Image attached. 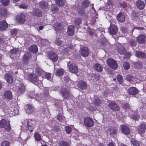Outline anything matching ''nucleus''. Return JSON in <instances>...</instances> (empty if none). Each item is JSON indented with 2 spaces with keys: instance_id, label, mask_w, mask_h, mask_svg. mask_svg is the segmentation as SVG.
<instances>
[{
  "instance_id": "f257e3e1",
  "label": "nucleus",
  "mask_w": 146,
  "mask_h": 146,
  "mask_svg": "<svg viewBox=\"0 0 146 146\" xmlns=\"http://www.w3.org/2000/svg\"><path fill=\"white\" fill-rule=\"evenodd\" d=\"M84 123L85 125L88 127H91L94 125V122L92 119L88 117H86L84 119Z\"/></svg>"
},
{
  "instance_id": "f03ea898",
  "label": "nucleus",
  "mask_w": 146,
  "mask_h": 146,
  "mask_svg": "<svg viewBox=\"0 0 146 146\" xmlns=\"http://www.w3.org/2000/svg\"><path fill=\"white\" fill-rule=\"evenodd\" d=\"M107 64L113 69H115L117 68V64L116 62L111 58H109L107 61Z\"/></svg>"
},
{
  "instance_id": "7ed1b4c3",
  "label": "nucleus",
  "mask_w": 146,
  "mask_h": 146,
  "mask_svg": "<svg viewBox=\"0 0 146 146\" xmlns=\"http://www.w3.org/2000/svg\"><path fill=\"white\" fill-rule=\"evenodd\" d=\"M117 51L121 54H124L125 58H129V56L131 55L130 54L127 53L123 47L120 45H119L118 47L117 48Z\"/></svg>"
},
{
  "instance_id": "20e7f679",
  "label": "nucleus",
  "mask_w": 146,
  "mask_h": 146,
  "mask_svg": "<svg viewBox=\"0 0 146 146\" xmlns=\"http://www.w3.org/2000/svg\"><path fill=\"white\" fill-rule=\"evenodd\" d=\"M0 127H5V130L7 131H9L11 129L9 124H7V122L5 119H3L0 121Z\"/></svg>"
},
{
  "instance_id": "39448f33",
  "label": "nucleus",
  "mask_w": 146,
  "mask_h": 146,
  "mask_svg": "<svg viewBox=\"0 0 146 146\" xmlns=\"http://www.w3.org/2000/svg\"><path fill=\"white\" fill-rule=\"evenodd\" d=\"M69 68L70 71L71 72L76 74L78 72V68L74 64H71L69 66Z\"/></svg>"
},
{
  "instance_id": "423d86ee",
  "label": "nucleus",
  "mask_w": 146,
  "mask_h": 146,
  "mask_svg": "<svg viewBox=\"0 0 146 146\" xmlns=\"http://www.w3.org/2000/svg\"><path fill=\"white\" fill-rule=\"evenodd\" d=\"M64 73L63 70L61 68H56L54 67V74L56 76H60L63 75Z\"/></svg>"
},
{
  "instance_id": "0eeeda50",
  "label": "nucleus",
  "mask_w": 146,
  "mask_h": 146,
  "mask_svg": "<svg viewBox=\"0 0 146 146\" xmlns=\"http://www.w3.org/2000/svg\"><path fill=\"white\" fill-rule=\"evenodd\" d=\"M121 130L122 133L126 135L130 133L129 129L126 126L123 125L121 126Z\"/></svg>"
},
{
  "instance_id": "6e6552de",
  "label": "nucleus",
  "mask_w": 146,
  "mask_h": 146,
  "mask_svg": "<svg viewBox=\"0 0 146 146\" xmlns=\"http://www.w3.org/2000/svg\"><path fill=\"white\" fill-rule=\"evenodd\" d=\"M17 20L21 23H24L25 22V17L24 14H19L16 17Z\"/></svg>"
},
{
  "instance_id": "1a4fd4ad",
  "label": "nucleus",
  "mask_w": 146,
  "mask_h": 146,
  "mask_svg": "<svg viewBox=\"0 0 146 146\" xmlns=\"http://www.w3.org/2000/svg\"><path fill=\"white\" fill-rule=\"evenodd\" d=\"M117 130L115 127H111L109 128L107 130V132L111 136H113L116 134L117 132Z\"/></svg>"
},
{
  "instance_id": "9d476101",
  "label": "nucleus",
  "mask_w": 146,
  "mask_h": 146,
  "mask_svg": "<svg viewBox=\"0 0 146 146\" xmlns=\"http://www.w3.org/2000/svg\"><path fill=\"white\" fill-rule=\"evenodd\" d=\"M110 34L114 35L117 33V28L115 25H112L110 26Z\"/></svg>"
},
{
  "instance_id": "9b49d317",
  "label": "nucleus",
  "mask_w": 146,
  "mask_h": 146,
  "mask_svg": "<svg viewBox=\"0 0 146 146\" xmlns=\"http://www.w3.org/2000/svg\"><path fill=\"white\" fill-rule=\"evenodd\" d=\"M146 40V37L143 35H140L137 38L138 42L140 44L144 43Z\"/></svg>"
},
{
  "instance_id": "f8f14e48",
  "label": "nucleus",
  "mask_w": 146,
  "mask_h": 146,
  "mask_svg": "<svg viewBox=\"0 0 146 146\" xmlns=\"http://www.w3.org/2000/svg\"><path fill=\"white\" fill-rule=\"evenodd\" d=\"M5 78L7 82L9 84H11L13 82V80L11 75L7 73L5 74Z\"/></svg>"
},
{
  "instance_id": "ddd939ff",
  "label": "nucleus",
  "mask_w": 146,
  "mask_h": 146,
  "mask_svg": "<svg viewBox=\"0 0 146 146\" xmlns=\"http://www.w3.org/2000/svg\"><path fill=\"white\" fill-rule=\"evenodd\" d=\"M117 19L119 22L121 23L124 22L125 20L124 14L122 13H119L117 15Z\"/></svg>"
},
{
  "instance_id": "4468645a",
  "label": "nucleus",
  "mask_w": 146,
  "mask_h": 146,
  "mask_svg": "<svg viewBox=\"0 0 146 146\" xmlns=\"http://www.w3.org/2000/svg\"><path fill=\"white\" fill-rule=\"evenodd\" d=\"M3 96L6 99H11L12 97L11 92L9 90H6L4 93Z\"/></svg>"
},
{
  "instance_id": "2eb2a0df",
  "label": "nucleus",
  "mask_w": 146,
  "mask_h": 146,
  "mask_svg": "<svg viewBox=\"0 0 146 146\" xmlns=\"http://www.w3.org/2000/svg\"><path fill=\"white\" fill-rule=\"evenodd\" d=\"M8 26V24L5 21L0 22V30L3 31L6 29Z\"/></svg>"
},
{
  "instance_id": "dca6fc26",
  "label": "nucleus",
  "mask_w": 146,
  "mask_h": 146,
  "mask_svg": "<svg viewBox=\"0 0 146 146\" xmlns=\"http://www.w3.org/2000/svg\"><path fill=\"white\" fill-rule=\"evenodd\" d=\"M109 106L112 110L115 111H119V108L113 102H110L109 103Z\"/></svg>"
},
{
  "instance_id": "f3484780",
  "label": "nucleus",
  "mask_w": 146,
  "mask_h": 146,
  "mask_svg": "<svg viewBox=\"0 0 146 146\" xmlns=\"http://www.w3.org/2000/svg\"><path fill=\"white\" fill-rule=\"evenodd\" d=\"M129 92L130 94L134 95L136 94L138 92V91L135 87H131L128 89Z\"/></svg>"
},
{
  "instance_id": "a211bd4d",
  "label": "nucleus",
  "mask_w": 146,
  "mask_h": 146,
  "mask_svg": "<svg viewBox=\"0 0 146 146\" xmlns=\"http://www.w3.org/2000/svg\"><path fill=\"white\" fill-rule=\"evenodd\" d=\"M145 129L146 127L145 124H142L141 125L138 129V133L140 134H143L145 132Z\"/></svg>"
},
{
  "instance_id": "6ab92c4d",
  "label": "nucleus",
  "mask_w": 146,
  "mask_h": 146,
  "mask_svg": "<svg viewBox=\"0 0 146 146\" xmlns=\"http://www.w3.org/2000/svg\"><path fill=\"white\" fill-rule=\"evenodd\" d=\"M81 53L84 57H87L89 54V51L86 47H84L82 49Z\"/></svg>"
},
{
  "instance_id": "aec40b11",
  "label": "nucleus",
  "mask_w": 146,
  "mask_h": 146,
  "mask_svg": "<svg viewBox=\"0 0 146 146\" xmlns=\"http://www.w3.org/2000/svg\"><path fill=\"white\" fill-rule=\"evenodd\" d=\"M74 27L73 25H70L68 27L67 33L70 36H72L74 33Z\"/></svg>"
},
{
  "instance_id": "412c9836",
  "label": "nucleus",
  "mask_w": 146,
  "mask_h": 146,
  "mask_svg": "<svg viewBox=\"0 0 146 146\" xmlns=\"http://www.w3.org/2000/svg\"><path fill=\"white\" fill-rule=\"evenodd\" d=\"M136 5L138 8L141 9L144 8L145 4L143 1L139 0L136 2Z\"/></svg>"
},
{
  "instance_id": "4be33fe9",
  "label": "nucleus",
  "mask_w": 146,
  "mask_h": 146,
  "mask_svg": "<svg viewBox=\"0 0 146 146\" xmlns=\"http://www.w3.org/2000/svg\"><path fill=\"white\" fill-rule=\"evenodd\" d=\"M61 93L64 98L67 99L69 98L70 94L68 90L64 89L62 90Z\"/></svg>"
},
{
  "instance_id": "5701e85b",
  "label": "nucleus",
  "mask_w": 146,
  "mask_h": 146,
  "mask_svg": "<svg viewBox=\"0 0 146 146\" xmlns=\"http://www.w3.org/2000/svg\"><path fill=\"white\" fill-rule=\"evenodd\" d=\"M78 86L80 89H85L86 87V83L82 80L78 82Z\"/></svg>"
},
{
  "instance_id": "b1692460",
  "label": "nucleus",
  "mask_w": 146,
  "mask_h": 146,
  "mask_svg": "<svg viewBox=\"0 0 146 146\" xmlns=\"http://www.w3.org/2000/svg\"><path fill=\"white\" fill-rule=\"evenodd\" d=\"M33 15L37 17H40L42 16L41 12L37 9H35L33 12Z\"/></svg>"
},
{
  "instance_id": "393cba45",
  "label": "nucleus",
  "mask_w": 146,
  "mask_h": 146,
  "mask_svg": "<svg viewBox=\"0 0 146 146\" xmlns=\"http://www.w3.org/2000/svg\"><path fill=\"white\" fill-rule=\"evenodd\" d=\"M54 27L55 30L59 32L61 31V30L62 29V27L58 23H56L54 24Z\"/></svg>"
},
{
  "instance_id": "a878e982",
  "label": "nucleus",
  "mask_w": 146,
  "mask_h": 146,
  "mask_svg": "<svg viewBox=\"0 0 146 146\" xmlns=\"http://www.w3.org/2000/svg\"><path fill=\"white\" fill-rule=\"evenodd\" d=\"M18 88L19 92L20 93H23L25 90V86L23 84H18Z\"/></svg>"
},
{
  "instance_id": "bb28decb",
  "label": "nucleus",
  "mask_w": 146,
  "mask_h": 146,
  "mask_svg": "<svg viewBox=\"0 0 146 146\" xmlns=\"http://www.w3.org/2000/svg\"><path fill=\"white\" fill-rule=\"evenodd\" d=\"M29 50L34 53H36L38 51L37 46L35 45H33L31 46L29 48Z\"/></svg>"
},
{
  "instance_id": "cd10ccee",
  "label": "nucleus",
  "mask_w": 146,
  "mask_h": 146,
  "mask_svg": "<svg viewBox=\"0 0 146 146\" xmlns=\"http://www.w3.org/2000/svg\"><path fill=\"white\" fill-rule=\"evenodd\" d=\"M31 57L30 54L29 53H27L25 54L23 60L26 64H27L28 60L30 59Z\"/></svg>"
},
{
  "instance_id": "c85d7f7f",
  "label": "nucleus",
  "mask_w": 146,
  "mask_h": 146,
  "mask_svg": "<svg viewBox=\"0 0 146 146\" xmlns=\"http://www.w3.org/2000/svg\"><path fill=\"white\" fill-rule=\"evenodd\" d=\"M135 56L137 57H142L145 58L146 57V55L144 53H142L139 51H136Z\"/></svg>"
},
{
  "instance_id": "c756f323",
  "label": "nucleus",
  "mask_w": 146,
  "mask_h": 146,
  "mask_svg": "<svg viewBox=\"0 0 146 146\" xmlns=\"http://www.w3.org/2000/svg\"><path fill=\"white\" fill-rule=\"evenodd\" d=\"M50 57L51 60L55 62L58 59L57 54L53 52L51 53L50 54Z\"/></svg>"
},
{
  "instance_id": "7c9ffc66",
  "label": "nucleus",
  "mask_w": 146,
  "mask_h": 146,
  "mask_svg": "<svg viewBox=\"0 0 146 146\" xmlns=\"http://www.w3.org/2000/svg\"><path fill=\"white\" fill-rule=\"evenodd\" d=\"M95 69L98 71L101 72L102 70V68L100 65L96 64L94 66Z\"/></svg>"
},
{
  "instance_id": "2f4dec72",
  "label": "nucleus",
  "mask_w": 146,
  "mask_h": 146,
  "mask_svg": "<svg viewBox=\"0 0 146 146\" xmlns=\"http://www.w3.org/2000/svg\"><path fill=\"white\" fill-rule=\"evenodd\" d=\"M39 4L40 6L41 7L44 9H46L47 8L48 4L44 1H41Z\"/></svg>"
},
{
  "instance_id": "473e14b6",
  "label": "nucleus",
  "mask_w": 146,
  "mask_h": 146,
  "mask_svg": "<svg viewBox=\"0 0 146 146\" xmlns=\"http://www.w3.org/2000/svg\"><path fill=\"white\" fill-rule=\"evenodd\" d=\"M55 1L59 6H62L65 4V2L62 0H55Z\"/></svg>"
},
{
  "instance_id": "72a5a7b5",
  "label": "nucleus",
  "mask_w": 146,
  "mask_h": 146,
  "mask_svg": "<svg viewBox=\"0 0 146 146\" xmlns=\"http://www.w3.org/2000/svg\"><path fill=\"white\" fill-rule=\"evenodd\" d=\"M34 136L35 139L37 141H40L41 139L40 135L37 132L34 133Z\"/></svg>"
},
{
  "instance_id": "f704fd0d",
  "label": "nucleus",
  "mask_w": 146,
  "mask_h": 146,
  "mask_svg": "<svg viewBox=\"0 0 146 146\" xmlns=\"http://www.w3.org/2000/svg\"><path fill=\"white\" fill-rule=\"evenodd\" d=\"M131 142L133 146H139V142L133 139H131Z\"/></svg>"
},
{
  "instance_id": "c9c22d12",
  "label": "nucleus",
  "mask_w": 146,
  "mask_h": 146,
  "mask_svg": "<svg viewBox=\"0 0 146 146\" xmlns=\"http://www.w3.org/2000/svg\"><path fill=\"white\" fill-rule=\"evenodd\" d=\"M34 108L30 105H28L27 111L30 113L32 112L34 110Z\"/></svg>"
},
{
  "instance_id": "e433bc0d",
  "label": "nucleus",
  "mask_w": 146,
  "mask_h": 146,
  "mask_svg": "<svg viewBox=\"0 0 146 146\" xmlns=\"http://www.w3.org/2000/svg\"><path fill=\"white\" fill-rule=\"evenodd\" d=\"M9 0H1L2 4L4 5H7L9 3Z\"/></svg>"
},
{
  "instance_id": "4c0bfd02",
  "label": "nucleus",
  "mask_w": 146,
  "mask_h": 146,
  "mask_svg": "<svg viewBox=\"0 0 146 146\" xmlns=\"http://www.w3.org/2000/svg\"><path fill=\"white\" fill-rule=\"evenodd\" d=\"M123 67L125 70H127L129 68L130 65L128 63L125 62L123 64Z\"/></svg>"
},
{
  "instance_id": "58836bf2",
  "label": "nucleus",
  "mask_w": 146,
  "mask_h": 146,
  "mask_svg": "<svg viewBox=\"0 0 146 146\" xmlns=\"http://www.w3.org/2000/svg\"><path fill=\"white\" fill-rule=\"evenodd\" d=\"M65 130L67 133L70 134L71 132L72 129L70 127L66 126L65 127Z\"/></svg>"
},
{
  "instance_id": "ea45409f",
  "label": "nucleus",
  "mask_w": 146,
  "mask_h": 146,
  "mask_svg": "<svg viewBox=\"0 0 146 146\" xmlns=\"http://www.w3.org/2000/svg\"><path fill=\"white\" fill-rule=\"evenodd\" d=\"M81 23V21L80 18H77L75 19L74 23L76 25H79Z\"/></svg>"
},
{
  "instance_id": "a19ab883",
  "label": "nucleus",
  "mask_w": 146,
  "mask_h": 146,
  "mask_svg": "<svg viewBox=\"0 0 146 146\" xmlns=\"http://www.w3.org/2000/svg\"><path fill=\"white\" fill-rule=\"evenodd\" d=\"M117 80L119 83H121L123 80L122 76L120 75H118L117 76Z\"/></svg>"
},
{
  "instance_id": "79ce46f5",
  "label": "nucleus",
  "mask_w": 146,
  "mask_h": 146,
  "mask_svg": "<svg viewBox=\"0 0 146 146\" xmlns=\"http://www.w3.org/2000/svg\"><path fill=\"white\" fill-rule=\"evenodd\" d=\"M59 144L60 146H68V143L64 141H60Z\"/></svg>"
},
{
  "instance_id": "37998d69",
  "label": "nucleus",
  "mask_w": 146,
  "mask_h": 146,
  "mask_svg": "<svg viewBox=\"0 0 146 146\" xmlns=\"http://www.w3.org/2000/svg\"><path fill=\"white\" fill-rule=\"evenodd\" d=\"M100 103V100L98 98L95 99L93 102V104L96 106L99 105Z\"/></svg>"
},
{
  "instance_id": "c03bdc74",
  "label": "nucleus",
  "mask_w": 146,
  "mask_h": 146,
  "mask_svg": "<svg viewBox=\"0 0 146 146\" xmlns=\"http://www.w3.org/2000/svg\"><path fill=\"white\" fill-rule=\"evenodd\" d=\"M31 80L35 82L37 81L38 78L36 75L35 74L32 75V76L31 77Z\"/></svg>"
},
{
  "instance_id": "a18cd8bd",
  "label": "nucleus",
  "mask_w": 146,
  "mask_h": 146,
  "mask_svg": "<svg viewBox=\"0 0 146 146\" xmlns=\"http://www.w3.org/2000/svg\"><path fill=\"white\" fill-rule=\"evenodd\" d=\"M10 143L7 141H4L2 143L1 146H9Z\"/></svg>"
},
{
  "instance_id": "49530a36",
  "label": "nucleus",
  "mask_w": 146,
  "mask_h": 146,
  "mask_svg": "<svg viewBox=\"0 0 146 146\" xmlns=\"http://www.w3.org/2000/svg\"><path fill=\"white\" fill-rule=\"evenodd\" d=\"M60 49L64 53H66L68 51V49L66 48L65 47H64L63 46H61L60 47Z\"/></svg>"
},
{
  "instance_id": "de8ad7c7",
  "label": "nucleus",
  "mask_w": 146,
  "mask_h": 146,
  "mask_svg": "<svg viewBox=\"0 0 146 146\" xmlns=\"http://www.w3.org/2000/svg\"><path fill=\"white\" fill-rule=\"evenodd\" d=\"M64 118V116L61 114H59L58 115L57 117V119L60 121H62Z\"/></svg>"
},
{
  "instance_id": "09e8293b",
  "label": "nucleus",
  "mask_w": 146,
  "mask_h": 146,
  "mask_svg": "<svg viewBox=\"0 0 146 146\" xmlns=\"http://www.w3.org/2000/svg\"><path fill=\"white\" fill-rule=\"evenodd\" d=\"M131 117L135 120H137L139 118V116L138 115L135 114L132 115Z\"/></svg>"
},
{
  "instance_id": "8fccbe9b",
  "label": "nucleus",
  "mask_w": 146,
  "mask_h": 146,
  "mask_svg": "<svg viewBox=\"0 0 146 146\" xmlns=\"http://www.w3.org/2000/svg\"><path fill=\"white\" fill-rule=\"evenodd\" d=\"M126 79L129 82L133 81V79H134V78L132 77L130 75H128L127 76Z\"/></svg>"
},
{
  "instance_id": "3c124183",
  "label": "nucleus",
  "mask_w": 146,
  "mask_h": 146,
  "mask_svg": "<svg viewBox=\"0 0 146 146\" xmlns=\"http://www.w3.org/2000/svg\"><path fill=\"white\" fill-rule=\"evenodd\" d=\"M62 43V42L59 38H57L55 41L56 44L58 45H60Z\"/></svg>"
},
{
  "instance_id": "603ef678",
  "label": "nucleus",
  "mask_w": 146,
  "mask_h": 146,
  "mask_svg": "<svg viewBox=\"0 0 146 146\" xmlns=\"http://www.w3.org/2000/svg\"><path fill=\"white\" fill-rule=\"evenodd\" d=\"M10 32L13 35H15L17 33V31L15 29H11Z\"/></svg>"
},
{
  "instance_id": "864d4df0",
  "label": "nucleus",
  "mask_w": 146,
  "mask_h": 146,
  "mask_svg": "<svg viewBox=\"0 0 146 146\" xmlns=\"http://www.w3.org/2000/svg\"><path fill=\"white\" fill-rule=\"evenodd\" d=\"M19 7L20 8L26 9L27 6L25 4H22L19 5Z\"/></svg>"
},
{
  "instance_id": "5fc2aeb1",
  "label": "nucleus",
  "mask_w": 146,
  "mask_h": 146,
  "mask_svg": "<svg viewBox=\"0 0 146 146\" xmlns=\"http://www.w3.org/2000/svg\"><path fill=\"white\" fill-rule=\"evenodd\" d=\"M45 76L46 78L48 80H50L51 77V76L49 73L46 74Z\"/></svg>"
},
{
  "instance_id": "6e6d98bb",
  "label": "nucleus",
  "mask_w": 146,
  "mask_h": 146,
  "mask_svg": "<svg viewBox=\"0 0 146 146\" xmlns=\"http://www.w3.org/2000/svg\"><path fill=\"white\" fill-rule=\"evenodd\" d=\"M51 11L53 13H56L58 11V9L56 8H53L52 10Z\"/></svg>"
},
{
  "instance_id": "4d7b16f0",
  "label": "nucleus",
  "mask_w": 146,
  "mask_h": 146,
  "mask_svg": "<svg viewBox=\"0 0 146 146\" xmlns=\"http://www.w3.org/2000/svg\"><path fill=\"white\" fill-rule=\"evenodd\" d=\"M130 44L132 46H135L136 44V42L135 40H132L130 42Z\"/></svg>"
},
{
  "instance_id": "13d9d810",
  "label": "nucleus",
  "mask_w": 146,
  "mask_h": 146,
  "mask_svg": "<svg viewBox=\"0 0 146 146\" xmlns=\"http://www.w3.org/2000/svg\"><path fill=\"white\" fill-rule=\"evenodd\" d=\"M126 29L125 27H122L121 28V30L123 33L126 31Z\"/></svg>"
},
{
  "instance_id": "bf43d9fd",
  "label": "nucleus",
  "mask_w": 146,
  "mask_h": 146,
  "mask_svg": "<svg viewBox=\"0 0 146 146\" xmlns=\"http://www.w3.org/2000/svg\"><path fill=\"white\" fill-rule=\"evenodd\" d=\"M11 53L12 54H15L17 53L16 49H14L12 50L11 51Z\"/></svg>"
},
{
  "instance_id": "052dcab7",
  "label": "nucleus",
  "mask_w": 146,
  "mask_h": 146,
  "mask_svg": "<svg viewBox=\"0 0 146 146\" xmlns=\"http://www.w3.org/2000/svg\"><path fill=\"white\" fill-rule=\"evenodd\" d=\"M85 3H86V4L85 5H84V7H87L88 6V1H85Z\"/></svg>"
},
{
  "instance_id": "680f3d73",
  "label": "nucleus",
  "mask_w": 146,
  "mask_h": 146,
  "mask_svg": "<svg viewBox=\"0 0 146 146\" xmlns=\"http://www.w3.org/2000/svg\"><path fill=\"white\" fill-rule=\"evenodd\" d=\"M108 146H114V144L112 143H110L108 145Z\"/></svg>"
},
{
  "instance_id": "e2e57ef3",
  "label": "nucleus",
  "mask_w": 146,
  "mask_h": 146,
  "mask_svg": "<svg viewBox=\"0 0 146 146\" xmlns=\"http://www.w3.org/2000/svg\"><path fill=\"white\" fill-rule=\"evenodd\" d=\"M89 33L90 35H91L93 34L94 32L91 31H90L89 32Z\"/></svg>"
},
{
  "instance_id": "0e129e2a",
  "label": "nucleus",
  "mask_w": 146,
  "mask_h": 146,
  "mask_svg": "<svg viewBox=\"0 0 146 146\" xmlns=\"http://www.w3.org/2000/svg\"><path fill=\"white\" fill-rule=\"evenodd\" d=\"M43 28V27L42 26H40L39 27V29L40 30H42Z\"/></svg>"
},
{
  "instance_id": "69168bd1",
  "label": "nucleus",
  "mask_w": 146,
  "mask_h": 146,
  "mask_svg": "<svg viewBox=\"0 0 146 146\" xmlns=\"http://www.w3.org/2000/svg\"><path fill=\"white\" fill-rule=\"evenodd\" d=\"M2 88V85L1 82L0 81V90H1Z\"/></svg>"
},
{
  "instance_id": "338daca9",
  "label": "nucleus",
  "mask_w": 146,
  "mask_h": 146,
  "mask_svg": "<svg viewBox=\"0 0 146 146\" xmlns=\"http://www.w3.org/2000/svg\"><path fill=\"white\" fill-rule=\"evenodd\" d=\"M69 78L68 77L67 78V79H64V80L66 82H68V81H69Z\"/></svg>"
},
{
  "instance_id": "774afa93",
  "label": "nucleus",
  "mask_w": 146,
  "mask_h": 146,
  "mask_svg": "<svg viewBox=\"0 0 146 146\" xmlns=\"http://www.w3.org/2000/svg\"><path fill=\"white\" fill-rule=\"evenodd\" d=\"M121 146H127L125 145H124V144H122Z\"/></svg>"
}]
</instances>
